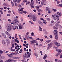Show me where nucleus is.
I'll return each mask as SVG.
<instances>
[{"label":"nucleus","mask_w":62,"mask_h":62,"mask_svg":"<svg viewBox=\"0 0 62 62\" xmlns=\"http://www.w3.org/2000/svg\"><path fill=\"white\" fill-rule=\"evenodd\" d=\"M19 23V21L17 19L15 18L14 19V21L13 22V23H11V24H13L14 25H17Z\"/></svg>","instance_id":"obj_1"},{"label":"nucleus","mask_w":62,"mask_h":62,"mask_svg":"<svg viewBox=\"0 0 62 62\" xmlns=\"http://www.w3.org/2000/svg\"><path fill=\"white\" fill-rule=\"evenodd\" d=\"M14 26L12 25L8 24V25L7 28V31L8 32H10L11 31V29L12 28H14Z\"/></svg>","instance_id":"obj_2"},{"label":"nucleus","mask_w":62,"mask_h":62,"mask_svg":"<svg viewBox=\"0 0 62 62\" xmlns=\"http://www.w3.org/2000/svg\"><path fill=\"white\" fill-rule=\"evenodd\" d=\"M55 48L56 49V51L58 52V53L56 54L57 55H55L57 57V56H58V55H59V54H60V53H61V52H62V50L61 49H58V48H57L56 47H55Z\"/></svg>","instance_id":"obj_3"},{"label":"nucleus","mask_w":62,"mask_h":62,"mask_svg":"<svg viewBox=\"0 0 62 62\" xmlns=\"http://www.w3.org/2000/svg\"><path fill=\"white\" fill-rule=\"evenodd\" d=\"M30 16L31 18H33V21L34 22H36V21L37 20V16H34V15H33L32 13L30 14Z\"/></svg>","instance_id":"obj_4"},{"label":"nucleus","mask_w":62,"mask_h":62,"mask_svg":"<svg viewBox=\"0 0 62 62\" xmlns=\"http://www.w3.org/2000/svg\"><path fill=\"white\" fill-rule=\"evenodd\" d=\"M10 1L11 2V3L12 5V7H13V6H14V4L15 3H16L18 2V3H20V2L21 0H15L13 2V1L12 0H11Z\"/></svg>","instance_id":"obj_5"},{"label":"nucleus","mask_w":62,"mask_h":62,"mask_svg":"<svg viewBox=\"0 0 62 62\" xmlns=\"http://www.w3.org/2000/svg\"><path fill=\"white\" fill-rule=\"evenodd\" d=\"M54 32L55 33L54 35H55V38L56 40H58V31L56 30H54Z\"/></svg>","instance_id":"obj_6"},{"label":"nucleus","mask_w":62,"mask_h":62,"mask_svg":"<svg viewBox=\"0 0 62 62\" xmlns=\"http://www.w3.org/2000/svg\"><path fill=\"white\" fill-rule=\"evenodd\" d=\"M34 2H30V6H31V8H35V6H34Z\"/></svg>","instance_id":"obj_7"},{"label":"nucleus","mask_w":62,"mask_h":62,"mask_svg":"<svg viewBox=\"0 0 62 62\" xmlns=\"http://www.w3.org/2000/svg\"><path fill=\"white\" fill-rule=\"evenodd\" d=\"M52 46V43H50L48 45V47H47V49L48 50L49 49L51 48Z\"/></svg>","instance_id":"obj_8"},{"label":"nucleus","mask_w":62,"mask_h":62,"mask_svg":"<svg viewBox=\"0 0 62 62\" xmlns=\"http://www.w3.org/2000/svg\"><path fill=\"white\" fill-rule=\"evenodd\" d=\"M37 22L39 24H40L42 26H43L44 25H43V23H42V22L40 21V20H38Z\"/></svg>","instance_id":"obj_9"},{"label":"nucleus","mask_w":62,"mask_h":62,"mask_svg":"<svg viewBox=\"0 0 62 62\" xmlns=\"http://www.w3.org/2000/svg\"><path fill=\"white\" fill-rule=\"evenodd\" d=\"M6 42L8 44H9L10 43V40L8 39H6Z\"/></svg>","instance_id":"obj_10"},{"label":"nucleus","mask_w":62,"mask_h":62,"mask_svg":"<svg viewBox=\"0 0 62 62\" xmlns=\"http://www.w3.org/2000/svg\"><path fill=\"white\" fill-rule=\"evenodd\" d=\"M43 31L44 32V34L45 35H47V34H48L47 31L46 30L44 29H43Z\"/></svg>","instance_id":"obj_11"},{"label":"nucleus","mask_w":62,"mask_h":62,"mask_svg":"<svg viewBox=\"0 0 62 62\" xmlns=\"http://www.w3.org/2000/svg\"><path fill=\"white\" fill-rule=\"evenodd\" d=\"M54 43L57 46H59L60 45V44L59 43H57L56 42H55Z\"/></svg>","instance_id":"obj_12"},{"label":"nucleus","mask_w":62,"mask_h":62,"mask_svg":"<svg viewBox=\"0 0 62 62\" xmlns=\"http://www.w3.org/2000/svg\"><path fill=\"white\" fill-rule=\"evenodd\" d=\"M47 55L46 54H45L44 56V57H43V59H44V60L46 59H47Z\"/></svg>","instance_id":"obj_13"},{"label":"nucleus","mask_w":62,"mask_h":62,"mask_svg":"<svg viewBox=\"0 0 62 62\" xmlns=\"http://www.w3.org/2000/svg\"><path fill=\"white\" fill-rule=\"evenodd\" d=\"M19 29H22L23 28L22 27V25H18Z\"/></svg>","instance_id":"obj_14"},{"label":"nucleus","mask_w":62,"mask_h":62,"mask_svg":"<svg viewBox=\"0 0 62 62\" xmlns=\"http://www.w3.org/2000/svg\"><path fill=\"white\" fill-rule=\"evenodd\" d=\"M8 56V57H10V58H11L12 57V56L11 55V54H6Z\"/></svg>","instance_id":"obj_15"},{"label":"nucleus","mask_w":62,"mask_h":62,"mask_svg":"<svg viewBox=\"0 0 62 62\" xmlns=\"http://www.w3.org/2000/svg\"><path fill=\"white\" fill-rule=\"evenodd\" d=\"M23 56L24 59H25L26 58H28V57H27V55H23Z\"/></svg>","instance_id":"obj_16"},{"label":"nucleus","mask_w":62,"mask_h":62,"mask_svg":"<svg viewBox=\"0 0 62 62\" xmlns=\"http://www.w3.org/2000/svg\"><path fill=\"white\" fill-rule=\"evenodd\" d=\"M2 35L3 36L4 38H7V37H6V34H5V33H2Z\"/></svg>","instance_id":"obj_17"},{"label":"nucleus","mask_w":62,"mask_h":62,"mask_svg":"<svg viewBox=\"0 0 62 62\" xmlns=\"http://www.w3.org/2000/svg\"><path fill=\"white\" fill-rule=\"evenodd\" d=\"M43 22L45 24H47V22H46V21L45 20H43Z\"/></svg>","instance_id":"obj_18"},{"label":"nucleus","mask_w":62,"mask_h":62,"mask_svg":"<svg viewBox=\"0 0 62 62\" xmlns=\"http://www.w3.org/2000/svg\"><path fill=\"white\" fill-rule=\"evenodd\" d=\"M5 33L6 34H7V35L8 36H10V34L7 31H6L5 32Z\"/></svg>","instance_id":"obj_19"},{"label":"nucleus","mask_w":62,"mask_h":62,"mask_svg":"<svg viewBox=\"0 0 62 62\" xmlns=\"http://www.w3.org/2000/svg\"><path fill=\"white\" fill-rule=\"evenodd\" d=\"M13 58H14L15 59H18L20 58V57H14Z\"/></svg>","instance_id":"obj_20"},{"label":"nucleus","mask_w":62,"mask_h":62,"mask_svg":"<svg viewBox=\"0 0 62 62\" xmlns=\"http://www.w3.org/2000/svg\"><path fill=\"white\" fill-rule=\"evenodd\" d=\"M18 13H20V11H23V10L21 8L20 9H18Z\"/></svg>","instance_id":"obj_21"},{"label":"nucleus","mask_w":62,"mask_h":62,"mask_svg":"<svg viewBox=\"0 0 62 62\" xmlns=\"http://www.w3.org/2000/svg\"><path fill=\"white\" fill-rule=\"evenodd\" d=\"M57 6L58 7H62V4H58Z\"/></svg>","instance_id":"obj_22"},{"label":"nucleus","mask_w":62,"mask_h":62,"mask_svg":"<svg viewBox=\"0 0 62 62\" xmlns=\"http://www.w3.org/2000/svg\"><path fill=\"white\" fill-rule=\"evenodd\" d=\"M16 28L18 29H19L18 27V26H15V28H13V30H15V29H16Z\"/></svg>","instance_id":"obj_23"},{"label":"nucleus","mask_w":62,"mask_h":62,"mask_svg":"<svg viewBox=\"0 0 62 62\" xmlns=\"http://www.w3.org/2000/svg\"><path fill=\"white\" fill-rule=\"evenodd\" d=\"M46 11H48V10H49V9H50V8L49 7H46Z\"/></svg>","instance_id":"obj_24"},{"label":"nucleus","mask_w":62,"mask_h":62,"mask_svg":"<svg viewBox=\"0 0 62 62\" xmlns=\"http://www.w3.org/2000/svg\"><path fill=\"white\" fill-rule=\"evenodd\" d=\"M39 30L40 31H42V28L40 26H39Z\"/></svg>","instance_id":"obj_25"},{"label":"nucleus","mask_w":62,"mask_h":62,"mask_svg":"<svg viewBox=\"0 0 62 62\" xmlns=\"http://www.w3.org/2000/svg\"><path fill=\"white\" fill-rule=\"evenodd\" d=\"M2 43L4 45H5L6 44V42L5 41H2Z\"/></svg>","instance_id":"obj_26"},{"label":"nucleus","mask_w":62,"mask_h":62,"mask_svg":"<svg viewBox=\"0 0 62 62\" xmlns=\"http://www.w3.org/2000/svg\"><path fill=\"white\" fill-rule=\"evenodd\" d=\"M31 55V53H30L29 54H28L27 55L28 58L30 57V55Z\"/></svg>","instance_id":"obj_27"},{"label":"nucleus","mask_w":62,"mask_h":62,"mask_svg":"<svg viewBox=\"0 0 62 62\" xmlns=\"http://www.w3.org/2000/svg\"><path fill=\"white\" fill-rule=\"evenodd\" d=\"M15 52V55H17L19 54V53L18 52Z\"/></svg>","instance_id":"obj_28"},{"label":"nucleus","mask_w":62,"mask_h":62,"mask_svg":"<svg viewBox=\"0 0 62 62\" xmlns=\"http://www.w3.org/2000/svg\"><path fill=\"white\" fill-rule=\"evenodd\" d=\"M10 54L11 56H13L12 55H15V53L13 52H12Z\"/></svg>","instance_id":"obj_29"},{"label":"nucleus","mask_w":62,"mask_h":62,"mask_svg":"<svg viewBox=\"0 0 62 62\" xmlns=\"http://www.w3.org/2000/svg\"><path fill=\"white\" fill-rule=\"evenodd\" d=\"M34 33L33 32H32L31 33V36H34V37H35V36L34 35Z\"/></svg>","instance_id":"obj_30"},{"label":"nucleus","mask_w":62,"mask_h":62,"mask_svg":"<svg viewBox=\"0 0 62 62\" xmlns=\"http://www.w3.org/2000/svg\"><path fill=\"white\" fill-rule=\"evenodd\" d=\"M3 54V51H2V50H0V54Z\"/></svg>","instance_id":"obj_31"},{"label":"nucleus","mask_w":62,"mask_h":62,"mask_svg":"<svg viewBox=\"0 0 62 62\" xmlns=\"http://www.w3.org/2000/svg\"><path fill=\"white\" fill-rule=\"evenodd\" d=\"M59 25L58 23H57L55 25L56 27H58Z\"/></svg>","instance_id":"obj_32"},{"label":"nucleus","mask_w":62,"mask_h":62,"mask_svg":"<svg viewBox=\"0 0 62 62\" xmlns=\"http://www.w3.org/2000/svg\"><path fill=\"white\" fill-rule=\"evenodd\" d=\"M35 55L36 56V57L37 58L38 57V55H37V54L36 53H35Z\"/></svg>","instance_id":"obj_33"},{"label":"nucleus","mask_w":62,"mask_h":62,"mask_svg":"<svg viewBox=\"0 0 62 62\" xmlns=\"http://www.w3.org/2000/svg\"><path fill=\"white\" fill-rule=\"evenodd\" d=\"M38 12H42V10L41 9H40L39 10H38Z\"/></svg>","instance_id":"obj_34"},{"label":"nucleus","mask_w":62,"mask_h":62,"mask_svg":"<svg viewBox=\"0 0 62 62\" xmlns=\"http://www.w3.org/2000/svg\"><path fill=\"white\" fill-rule=\"evenodd\" d=\"M3 5H4V6H7V3H4L3 4Z\"/></svg>","instance_id":"obj_35"},{"label":"nucleus","mask_w":62,"mask_h":62,"mask_svg":"<svg viewBox=\"0 0 62 62\" xmlns=\"http://www.w3.org/2000/svg\"><path fill=\"white\" fill-rule=\"evenodd\" d=\"M48 13L49 14H50V13H51V11L50 10H48Z\"/></svg>","instance_id":"obj_36"},{"label":"nucleus","mask_w":62,"mask_h":62,"mask_svg":"<svg viewBox=\"0 0 62 62\" xmlns=\"http://www.w3.org/2000/svg\"><path fill=\"white\" fill-rule=\"evenodd\" d=\"M30 23H31V24H34V23L33 22H32V21H30L29 22Z\"/></svg>","instance_id":"obj_37"},{"label":"nucleus","mask_w":62,"mask_h":62,"mask_svg":"<svg viewBox=\"0 0 62 62\" xmlns=\"http://www.w3.org/2000/svg\"><path fill=\"white\" fill-rule=\"evenodd\" d=\"M53 20H55L56 19H57V18L55 17L54 16L53 18Z\"/></svg>","instance_id":"obj_38"},{"label":"nucleus","mask_w":62,"mask_h":62,"mask_svg":"<svg viewBox=\"0 0 62 62\" xmlns=\"http://www.w3.org/2000/svg\"><path fill=\"white\" fill-rule=\"evenodd\" d=\"M11 51H12V52H13V51H15V49H11Z\"/></svg>","instance_id":"obj_39"},{"label":"nucleus","mask_w":62,"mask_h":62,"mask_svg":"<svg viewBox=\"0 0 62 62\" xmlns=\"http://www.w3.org/2000/svg\"><path fill=\"white\" fill-rule=\"evenodd\" d=\"M28 2L26 3V5H27V4H30V2H29L28 1L27 2Z\"/></svg>","instance_id":"obj_40"},{"label":"nucleus","mask_w":62,"mask_h":62,"mask_svg":"<svg viewBox=\"0 0 62 62\" xmlns=\"http://www.w3.org/2000/svg\"><path fill=\"white\" fill-rule=\"evenodd\" d=\"M0 13L1 14H3V12H2V10H0Z\"/></svg>","instance_id":"obj_41"},{"label":"nucleus","mask_w":62,"mask_h":62,"mask_svg":"<svg viewBox=\"0 0 62 62\" xmlns=\"http://www.w3.org/2000/svg\"><path fill=\"white\" fill-rule=\"evenodd\" d=\"M36 40H40V39L39 38H38L36 39Z\"/></svg>","instance_id":"obj_42"},{"label":"nucleus","mask_w":62,"mask_h":62,"mask_svg":"<svg viewBox=\"0 0 62 62\" xmlns=\"http://www.w3.org/2000/svg\"><path fill=\"white\" fill-rule=\"evenodd\" d=\"M29 38L30 39H33V38H32V37H29L28 36Z\"/></svg>","instance_id":"obj_43"},{"label":"nucleus","mask_w":62,"mask_h":62,"mask_svg":"<svg viewBox=\"0 0 62 62\" xmlns=\"http://www.w3.org/2000/svg\"><path fill=\"white\" fill-rule=\"evenodd\" d=\"M61 13L60 12L59 13V16H60H60H61Z\"/></svg>","instance_id":"obj_44"},{"label":"nucleus","mask_w":62,"mask_h":62,"mask_svg":"<svg viewBox=\"0 0 62 62\" xmlns=\"http://www.w3.org/2000/svg\"><path fill=\"white\" fill-rule=\"evenodd\" d=\"M57 3L58 4H59V3H60V2L59 1H57Z\"/></svg>","instance_id":"obj_45"},{"label":"nucleus","mask_w":62,"mask_h":62,"mask_svg":"<svg viewBox=\"0 0 62 62\" xmlns=\"http://www.w3.org/2000/svg\"><path fill=\"white\" fill-rule=\"evenodd\" d=\"M36 8H37L38 9L37 10H38V9H39V6H37Z\"/></svg>","instance_id":"obj_46"},{"label":"nucleus","mask_w":62,"mask_h":62,"mask_svg":"<svg viewBox=\"0 0 62 62\" xmlns=\"http://www.w3.org/2000/svg\"><path fill=\"white\" fill-rule=\"evenodd\" d=\"M27 0H25L24 1H23V2H24V3H26V2H27Z\"/></svg>","instance_id":"obj_47"},{"label":"nucleus","mask_w":62,"mask_h":62,"mask_svg":"<svg viewBox=\"0 0 62 62\" xmlns=\"http://www.w3.org/2000/svg\"><path fill=\"white\" fill-rule=\"evenodd\" d=\"M53 10L55 12H56V11H57V10H56V9H53Z\"/></svg>","instance_id":"obj_48"},{"label":"nucleus","mask_w":62,"mask_h":62,"mask_svg":"<svg viewBox=\"0 0 62 62\" xmlns=\"http://www.w3.org/2000/svg\"><path fill=\"white\" fill-rule=\"evenodd\" d=\"M9 60H10V61H13V60H12V59L10 58L9 59Z\"/></svg>","instance_id":"obj_49"},{"label":"nucleus","mask_w":62,"mask_h":62,"mask_svg":"<svg viewBox=\"0 0 62 62\" xmlns=\"http://www.w3.org/2000/svg\"><path fill=\"white\" fill-rule=\"evenodd\" d=\"M35 40H33V41H31V42H32V43H33L34 42H35Z\"/></svg>","instance_id":"obj_50"},{"label":"nucleus","mask_w":62,"mask_h":62,"mask_svg":"<svg viewBox=\"0 0 62 62\" xmlns=\"http://www.w3.org/2000/svg\"><path fill=\"white\" fill-rule=\"evenodd\" d=\"M21 5H22V6H24V3H23V2L21 3Z\"/></svg>","instance_id":"obj_51"},{"label":"nucleus","mask_w":62,"mask_h":62,"mask_svg":"<svg viewBox=\"0 0 62 62\" xmlns=\"http://www.w3.org/2000/svg\"><path fill=\"white\" fill-rule=\"evenodd\" d=\"M23 13H24L25 14H26V13L27 12H26V11H23Z\"/></svg>","instance_id":"obj_52"},{"label":"nucleus","mask_w":62,"mask_h":62,"mask_svg":"<svg viewBox=\"0 0 62 62\" xmlns=\"http://www.w3.org/2000/svg\"><path fill=\"white\" fill-rule=\"evenodd\" d=\"M43 39H40V41H41V42H42L43 41Z\"/></svg>","instance_id":"obj_53"},{"label":"nucleus","mask_w":62,"mask_h":62,"mask_svg":"<svg viewBox=\"0 0 62 62\" xmlns=\"http://www.w3.org/2000/svg\"><path fill=\"white\" fill-rule=\"evenodd\" d=\"M40 20H43V21L44 20V19H43V18H40Z\"/></svg>","instance_id":"obj_54"},{"label":"nucleus","mask_w":62,"mask_h":62,"mask_svg":"<svg viewBox=\"0 0 62 62\" xmlns=\"http://www.w3.org/2000/svg\"><path fill=\"white\" fill-rule=\"evenodd\" d=\"M47 41V42H48V43L50 42V41H51V40H49L48 41Z\"/></svg>","instance_id":"obj_55"},{"label":"nucleus","mask_w":62,"mask_h":62,"mask_svg":"<svg viewBox=\"0 0 62 62\" xmlns=\"http://www.w3.org/2000/svg\"><path fill=\"white\" fill-rule=\"evenodd\" d=\"M15 5L16 6V7H17V6H18V5L17 4V3H15Z\"/></svg>","instance_id":"obj_56"},{"label":"nucleus","mask_w":62,"mask_h":62,"mask_svg":"<svg viewBox=\"0 0 62 62\" xmlns=\"http://www.w3.org/2000/svg\"><path fill=\"white\" fill-rule=\"evenodd\" d=\"M12 11L13 12V14H15V12H14V11L12 10Z\"/></svg>","instance_id":"obj_57"},{"label":"nucleus","mask_w":62,"mask_h":62,"mask_svg":"<svg viewBox=\"0 0 62 62\" xmlns=\"http://www.w3.org/2000/svg\"><path fill=\"white\" fill-rule=\"evenodd\" d=\"M33 11H34V12H36V11H37V10H36L35 9H34L33 10Z\"/></svg>","instance_id":"obj_58"},{"label":"nucleus","mask_w":62,"mask_h":62,"mask_svg":"<svg viewBox=\"0 0 62 62\" xmlns=\"http://www.w3.org/2000/svg\"><path fill=\"white\" fill-rule=\"evenodd\" d=\"M58 62H62V60H59L58 61Z\"/></svg>","instance_id":"obj_59"},{"label":"nucleus","mask_w":62,"mask_h":62,"mask_svg":"<svg viewBox=\"0 0 62 62\" xmlns=\"http://www.w3.org/2000/svg\"><path fill=\"white\" fill-rule=\"evenodd\" d=\"M54 23V21L52 20L51 22V23Z\"/></svg>","instance_id":"obj_60"},{"label":"nucleus","mask_w":62,"mask_h":62,"mask_svg":"<svg viewBox=\"0 0 62 62\" xmlns=\"http://www.w3.org/2000/svg\"><path fill=\"white\" fill-rule=\"evenodd\" d=\"M7 16H10V14H7Z\"/></svg>","instance_id":"obj_61"},{"label":"nucleus","mask_w":62,"mask_h":62,"mask_svg":"<svg viewBox=\"0 0 62 62\" xmlns=\"http://www.w3.org/2000/svg\"><path fill=\"white\" fill-rule=\"evenodd\" d=\"M49 37H50L51 38H52L53 37V36H52V35H50L49 36Z\"/></svg>","instance_id":"obj_62"},{"label":"nucleus","mask_w":62,"mask_h":62,"mask_svg":"<svg viewBox=\"0 0 62 62\" xmlns=\"http://www.w3.org/2000/svg\"><path fill=\"white\" fill-rule=\"evenodd\" d=\"M59 34L60 35H62V32H59Z\"/></svg>","instance_id":"obj_63"},{"label":"nucleus","mask_w":62,"mask_h":62,"mask_svg":"<svg viewBox=\"0 0 62 62\" xmlns=\"http://www.w3.org/2000/svg\"><path fill=\"white\" fill-rule=\"evenodd\" d=\"M8 21H9V22H11V20H10V19H8Z\"/></svg>","instance_id":"obj_64"}]
</instances>
